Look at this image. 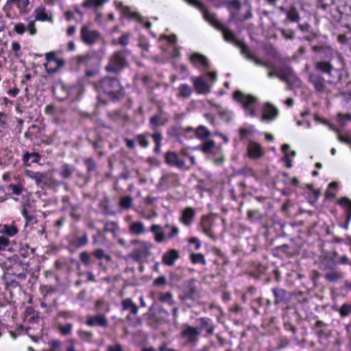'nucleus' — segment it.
I'll return each instance as SVG.
<instances>
[{
    "label": "nucleus",
    "mask_w": 351,
    "mask_h": 351,
    "mask_svg": "<svg viewBox=\"0 0 351 351\" xmlns=\"http://www.w3.org/2000/svg\"><path fill=\"white\" fill-rule=\"evenodd\" d=\"M312 50L322 60L313 62L314 70L309 72L308 82L316 94H324L327 90V84L332 85L341 80L345 68L344 59L329 45H315Z\"/></svg>",
    "instance_id": "f257e3e1"
},
{
    "label": "nucleus",
    "mask_w": 351,
    "mask_h": 351,
    "mask_svg": "<svg viewBox=\"0 0 351 351\" xmlns=\"http://www.w3.org/2000/svg\"><path fill=\"white\" fill-rule=\"evenodd\" d=\"M95 90L99 93V101L96 104L98 108L99 105H104L105 100L102 99L101 94L108 96L112 99H119L123 96V88L119 80L116 77H106L97 82H91Z\"/></svg>",
    "instance_id": "f03ea898"
},
{
    "label": "nucleus",
    "mask_w": 351,
    "mask_h": 351,
    "mask_svg": "<svg viewBox=\"0 0 351 351\" xmlns=\"http://www.w3.org/2000/svg\"><path fill=\"white\" fill-rule=\"evenodd\" d=\"M184 1L187 2L189 5L199 10L203 14L204 19L206 21H208L210 25L214 26L216 29L220 30L222 32L223 38L226 41L232 43L235 46L237 45V43L240 42V40L236 38L232 31L226 27L223 24L219 23L217 21L215 14L210 12L208 10H207L206 7L205 6L203 2H202L199 0Z\"/></svg>",
    "instance_id": "7ed1b4c3"
},
{
    "label": "nucleus",
    "mask_w": 351,
    "mask_h": 351,
    "mask_svg": "<svg viewBox=\"0 0 351 351\" xmlns=\"http://www.w3.org/2000/svg\"><path fill=\"white\" fill-rule=\"evenodd\" d=\"M130 51L128 49L115 51L110 56L108 62L105 66V70L109 73L118 74L124 69L129 66V62L127 59Z\"/></svg>",
    "instance_id": "20e7f679"
},
{
    "label": "nucleus",
    "mask_w": 351,
    "mask_h": 351,
    "mask_svg": "<svg viewBox=\"0 0 351 351\" xmlns=\"http://www.w3.org/2000/svg\"><path fill=\"white\" fill-rule=\"evenodd\" d=\"M226 3L234 20L243 22L252 18V8L247 2L241 5L238 0H228Z\"/></svg>",
    "instance_id": "39448f33"
},
{
    "label": "nucleus",
    "mask_w": 351,
    "mask_h": 351,
    "mask_svg": "<svg viewBox=\"0 0 351 351\" xmlns=\"http://www.w3.org/2000/svg\"><path fill=\"white\" fill-rule=\"evenodd\" d=\"M234 99L240 103L247 114L255 116L254 106L257 101V98L252 95L244 94L241 90H237L234 94Z\"/></svg>",
    "instance_id": "423d86ee"
},
{
    "label": "nucleus",
    "mask_w": 351,
    "mask_h": 351,
    "mask_svg": "<svg viewBox=\"0 0 351 351\" xmlns=\"http://www.w3.org/2000/svg\"><path fill=\"white\" fill-rule=\"evenodd\" d=\"M182 293L179 295L182 301L186 300H194L198 294V283L195 279H191L184 282L182 286Z\"/></svg>",
    "instance_id": "0eeeda50"
},
{
    "label": "nucleus",
    "mask_w": 351,
    "mask_h": 351,
    "mask_svg": "<svg viewBox=\"0 0 351 351\" xmlns=\"http://www.w3.org/2000/svg\"><path fill=\"white\" fill-rule=\"evenodd\" d=\"M29 0H8L3 8V10L5 12L7 17L10 18V11L13 5H16L19 9L20 14H25L29 12Z\"/></svg>",
    "instance_id": "6e6552de"
},
{
    "label": "nucleus",
    "mask_w": 351,
    "mask_h": 351,
    "mask_svg": "<svg viewBox=\"0 0 351 351\" xmlns=\"http://www.w3.org/2000/svg\"><path fill=\"white\" fill-rule=\"evenodd\" d=\"M199 336V330L189 325L181 332V337L189 343H195Z\"/></svg>",
    "instance_id": "1a4fd4ad"
},
{
    "label": "nucleus",
    "mask_w": 351,
    "mask_h": 351,
    "mask_svg": "<svg viewBox=\"0 0 351 351\" xmlns=\"http://www.w3.org/2000/svg\"><path fill=\"white\" fill-rule=\"evenodd\" d=\"M197 329L199 330V335L203 330H206L207 335H210L214 332V326L212 320L207 317H201L196 320Z\"/></svg>",
    "instance_id": "9d476101"
},
{
    "label": "nucleus",
    "mask_w": 351,
    "mask_h": 351,
    "mask_svg": "<svg viewBox=\"0 0 351 351\" xmlns=\"http://www.w3.org/2000/svg\"><path fill=\"white\" fill-rule=\"evenodd\" d=\"M165 162L170 166H176L179 169H183L185 166L184 160H180L178 155L174 152L169 151L165 154Z\"/></svg>",
    "instance_id": "9b49d317"
},
{
    "label": "nucleus",
    "mask_w": 351,
    "mask_h": 351,
    "mask_svg": "<svg viewBox=\"0 0 351 351\" xmlns=\"http://www.w3.org/2000/svg\"><path fill=\"white\" fill-rule=\"evenodd\" d=\"M194 88L198 94H207L210 90V87L202 77H193Z\"/></svg>",
    "instance_id": "f8f14e48"
},
{
    "label": "nucleus",
    "mask_w": 351,
    "mask_h": 351,
    "mask_svg": "<svg viewBox=\"0 0 351 351\" xmlns=\"http://www.w3.org/2000/svg\"><path fill=\"white\" fill-rule=\"evenodd\" d=\"M180 258V254L176 249H171L165 252L162 256V262L167 266H173L175 261Z\"/></svg>",
    "instance_id": "ddd939ff"
},
{
    "label": "nucleus",
    "mask_w": 351,
    "mask_h": 351,
    "mask_svg": "<svg viewBox=\"0 0 351 351\" xmlns=\"http://www.w3.org/2000/svg\"><path fill=\"white\" fill-rule=\"evenodd\" d=\"M89 326L106 328L108 326V321L103 313L89 316Z\"/></svg>",
    "instance_id": "4468645a"
},
{
    "label": "nucleus",
    "mask_w": 351,
    "mask_h": 351,
    "mask_svg": "<svg viewBox=\"0 0 351 351\" xmlns=\"http://www.w3.org/2000/svg\"><path fill=\"white\" fill-rule=\"evenodd\" d=\"M278 114V110L271 104L267 103L263 109V113L261 117V121H269L274 119Z\"/></svg>",
    "instance_id": "2eb2a0df"
},
{
    "label": "nucleus",
    "mask_w": 351,
    "mask_h": 351,
    "mask_svg": "<svg viewBox=\"0 0 351 351\" xmlns=\"http://www.w3.org/2000/svg\"><path fill=\"white\" fill-rule=\"evenodd\" d=\"M195 217V210L191 207L186 208L182 213L180 221L185 226H189Z\"/></svg>",
    "instance_id": "dca6fc26"
},
{
    "label": "nucleus",
    "mask_w": 351,
    "mask_h": 351,
    "mask_svg": "<svg viewBox=\"0 0 351 351\" xmlns=\"http://www.w3.org/2000/svg\"><path fill=\"white\" fill-rule=\"evenodd\" d=\"M191 62L195 66H197L199 64L204 69H208L209 63L207 58L199 53H193L190 58Z\"/></svg>",
    "instance_id": "f3484780"
},
{
    "label": "nucleus",
    "mask_w": 351,
    "mask_h": 351,
    "mask_svg": "<svg viewBox=\"0 0 351 351\" xmlns=\"http://www.w3.org/2000/svg\"><path fill=\"white\" fill-rule=\"evenodd\" d=\"M40 160V155L36 152H25L23 156V162L27 167H29L32 163H38Z\"/></svg>",
    "instance_id": "a211bd4d"
},
{
    "label": "nucleus",
    "mask_w": 351,
    "mask_h": 351,
    "mask_svg": "<svg viewBox=\"0 0 351 351\" xmlns=\"http://www.w3.org/2000/svg\"><path fill=\"white\" fill-rule=\"evenodd\" d=\"M236 46L240 49L241 53L243 56H244L247 60L255 62V60L258 58L254 54L251 53L250 48L245 43L240 40L239 43H237Z\"/></svg>",
    "instance_id": "6ab92c4d"
},
{
    "label": "nucleus",
    "mask_w": 351,
    "mask_h": 351,
    "mask_svg": "<svg viewBox=\"0 0 351 351\" xmlns=\"http://www.w3.org/2000/svg\"><path fill=\"white\" fill-rule=\"evenodd\" d=\"M121 306L123 311H128L134 315L138 313V307L130 298L123 300L121 302Z\"/></svg>",
    "instance_id": "aec40b11"
},
{
    "label": "nucleus",
    "mask_w": 351,
    "mask_h": 351,
    "mask_svg": "<svg viewBox=\"0 0 351 351\" xmlns=\"http://www.w3.org/2000/svg\"><path fill=\"white\" fill-rule=\"evenodd\" d=\"M108 1V0H89V8H93L94 9L95 14L97 16L95 20L99 23H101V14L98 12L97 9L102 7Z\"/></svg>",
    "instance_id": "412c9836"
},
{
    "label": "nucleus",
    "mask_w": 351,
    "mask_h": 351,
    "mask_svg": "<svg viewBox=\"0 0 351 351\" xmlns=\"http://www.w3.org/2000/svg\"><path fill=\"white\" fill-rule=\"evenodd\" d=\"M337 204L346 210L347 223H349L351 220V199L347 197H343L337 201Z\"/></svg>",
    "instance_id": "4be33fe9"
},
{
    "label": "nucleus",
    "mask_w": 351,
    "mask_h": 351,
    "mask_svg": "<svg viewBox=\"0 0 351 351\" xmlns=\"http://www.w3.org/2000/svg\"><path fill=\"white\" fill-rule=\"evenodd\" d=\"M150 231L154 235V239L157 243H162L165 239V235L162 228L160 225L154 224L150 227Z\"/></svg>",
    "instance_id": "5701e85b"
},
{
    "label": "nucleus",
    "mask_w": 351,
    "mask_h": 351,
    "mask_svg": "<svg viewBox=\"0 0 351 351\" xmlns=\"http://www.w3.org/2000/svg\"><path fill=\"white\" fill-rule=\"evenodd\" d=\"M272 292L275 296V304H278L287 300V293L285 289L276 287L272 289Z\"/></svg>",
    "instance_id": "b1692460"
},
{
    "label": "nucleus",
    "mask_w": 351,
    "mask_h": 351,
    "mask_svg": "<svg viewBox=\"0 0 351 351\" xmlns=\"http://www.w3.org/2000/svg\"><path fill=\"white\" fill-rule=\"evenodd\" d=\"M130 232L136 235H139L145 232V226L141 221H134L130 224Z\"/></svg>",
    "instance_id": "393cba45"
},
{
    "label": "nucleus",
    "mask_w": 351,
    "mask_h": 351,
    "mask_svg": "<svg viewBox=\"0 0 351 351\" xmlns=\"http://www.w3.org/2000/svg\"><path fill=\"white\" fill-rule=\"evenodd\" d=\"M248 155L252 158H258L263 154L260 145L257 143H250L248 146Z\"/></svg>",
    "instance_id": "a878e982"
},
{
    "label": "nucleus",
    "mask_w": 351,
    "mask_h": 351,
    "mask_svg": "<svg viewBox=\"0 0 351 351\" xmlns=\"http://www.w3.org/2000/svg\"><path fill=\"white\" fill-rule=\"evenodd\" d=\"M34 181L38 186L47 185L49 183L48 173L47 172H36Z\"/></svg>",
    "instance_id": "bb28decb"
},
{
    "label": "nucleus",
    "mask_w": 351,
    "mask_h": 351,
    "mask_svg": "<svg viewBox=\"0 0 351 351\" xmlns=\"http://www.w3.org/2000/svg\"><path fill=\"white\" fill-rule=\"evenodd\" d=\"M119 226L114 221H107L105 223L104 230L105 232L112 233L114 238L117 237L119 232Z\"/></svg>",
    "instance_id": "cd10ccee"
},
{
    "label": "nucleus",
    "mask_w": 351,
    "mask_h": 351,
    "mask_svg": "<svg viewBox=\"0 0 351 351\" xmlns=\"http://www.w3.org/2000/svg\"><path fill=\"white\" fill-rule=\"evenodd\" d=\"M53 64H55V66L51 65V66H49L48 63H45L44 64L45 70L48 73H54L57 72L60 67L64 65V61L62 59L56 58Z\"/></svg>",
    "instance_id": "c85d7f7f"
},
{
    "label": "nucleus",
    "mask_w": 351,
    "mask_h": 351,
    "mask_svg": "<svg viewBox=\"0 0 351 351\" xmlns=\"http://www.w3.org/2000/svg\"><path fill=\"white\" fill-rule=\"evenodd\" d=\"M104 57V47L101 46L97 51L89 55V60L92 61L93 64L99 65Z\"/></svg>",
    "instance_id": "c756f323"
},
{
    "label": "nucleus",
    "mask_w": 351,
    "mask_h": 351,
    "mask_svg": "<svg viewBox=\"0 0 351 351\" xmlns=\"http://www.w3.org/2000/svg\"><path fill=\"white\" fill-rule=\"evenodd\" d=\"M152 247V245L148 242H141L140 243V246L137 248L136 252L141 256H146L149 253V250Z\"/></svg>",
    "instance_id": "7c9ffc66"
},
{
    "label": "nucleus",
    "mask_w": 351,
    "mask_h": 351,
    "mask_svg": "<svg viewBox=\"0 0 351 351\" xmlns=\"http://www.w3.org/2000/svg\"><path fill=\"white\" fill-rule=\"evenodd\" d=\"M178 96L180 97L187 98L193 93V88L188 84H181L178 88Z\"/></svg>",
    "instance_id": "2f4dec72"
},
{
    "label": "nucleus",
    "mask_w": 351,
    "mask_h": 351,
    "mask_svg": "<svg viewBox=\"0 0 351 351\" xmlns=\"http://www.w3.org/2000/svg\"><path fill=\"white\" fill-rule=\"evenodd\" d=\"M195 135L197 138L205 140L210 136V132L206 127L199 125L195 130Z\"/></svg>",
    "instance_id": "473e14b6"
},
{
    "label": "nucleus",
    "mask_w": 351,
    "mask_h": 351,
    "mask_svg": "<svg viewBox=\"0 0 351 351\" xmlns=\"http://www.w3.org/2000/svg\"><path fill=\"white\" fill-rule=\"evenodd\" d=\"M117 7H123V13L124 15L130 16L131 18L136 19L139 23H142L143 20V18L138 15V13H131L129 7L123 6L121 3L117 4Z\"/></svg>",
    "instance_id": "72a5a7b5"
},
{
    "label": "nucleus",
    "mask_w": 351,
    "mask_h": 351,
    "mask_svg": "<svg viewBox=\"0 0 351 351\" xmlns=\"http://www.w3.org/2000/svg\"><path fill=\"white\" fill-rule=\"evenodd\" d=\"M149 124L152 129L156 131L159 125H163L165 123L162 121L160 114H155L149 119Z\"/></svg>",
    "instance_id": "f704fd0d"
},
{
    "label": "nucleus",
    "mask_w": 351,
    "mask_h": 351,
    "mask_svg": "<svg viewBox=\"0 0 351 351\" xmlns=\"http://www.w3.org/2000/svg\"><path fill=\"white\" fill-rule=\"evenodd\" d=\"M293 75V71L291 69H289L287 72H278V78L281 81L290 84L291 79Z\"/></svg>",
    "instance_id": "c9c22d12"
},
{
    "label": "nucleus",
    "mask_w": 351,
    "mask_h": 351,
    "mask_svg": "<svg viewBox=\"0 0 351 351\" xmlns=\"http://www.w3.org/2000/svg\"><path fill=\"white\" fill-rule=\"evenodd\" d=\"M35 19L37 21H47L48 20V15L45 12L44 7H38L35 10Z\"/></svg>",
    "instance_id": "e433bc0d"
},
{
    "label": "nucleus",
    "mask_w": 351,
    "mask_h": 351,
    "mask_svg": "<svg viewBox=\"0 0 351 351\" xmlns=\"http://www.w3.org/2000/svg\"><path fill=\"white\" fill-rule=\"evenodd\" d=\"M73 173V169L68 164H64L61 167L60 175L64 179L69 178Z\"/></svg>",
    "instance_id": "4c0bfd02"
},
{
    "label": "nucleus",
    "mask_w": 351,
    "mask_h": 351,
    "mask_svg": "<svg viewBox=\"0 0 351 351\" xmlns=\"http://www.w3.org/2000/svg\"><path fill=\"white\" fill-rule=\"evenodd\" d=\"M287 19L291 22H299L300 19V16L299 15L298 12L295 9V8L292 7L287 12Z\"/></svg>",
    "instance_id": "58836bf2"
},
{
    "label": "nucleus",
    "mask_w": 351,
    "mask_h": 351,
    "mask_svg": "<svg viewBox=\"0 0 351 351\" xmlns=\"http://www.w3.org/2000/svg\"><path fill=\"white\" fill-rule=\"evenodd\" d=\"M73 325L70 323L66 324H58V329L61 335L67 336L71 333Z\"/></svg>",
    "instance_id": "ea45409f"
},
{
    "label": "nucleus",
    "mask_w": 351,
    "mask_h": 351,
    "mask_svg": "<svg viewBox=\"0 0 351 351\" xmlns=\"http://www.w3.org/2000/svg\"><path fill=\"white\" fill-rule=\"evenodd\" d=\"M191 261L193 264H197L200 263L203 265L206 264V259L204 258V256L201 253H192L190 256Z\"/></svg>",
    "instance_id": "a19ab883"
},
{
    "label": "nucleus",
    "mask_w": 351,
    "mask_h": 351,
    "mask_svg": "<svg viewBox=\"0 0 351 351\" xmlns=\"http://www.w3.org/2000/svg\"><path fill=\"white\" fill-rule=\"evenodd\" d=\"M95 310L97 311H105L106 312H109L110 305L107 304L103 299H99L95 302Z\"/></svg>",
    "instance_id": "79ce46f5"
},
{
    "label": "nucleus",
    "mask_w": 351,
    "mask_h": 351,
    "mask_svg": "<svg viewBox=\"0 0 351 351\" xmlns=\"http://www.w3.org/2000/svg\"><path fill=\"white\" fill-rule=\"evenodd\" d=\"M159 300L162 302H167L170 306H173L176 303L172 298V294L171 292L161 293L159 296Z\"/></svg>",
    "instance_id": "37998d69"
},
{
    "label": "nucleus",
    "mask_w": 351,
    "mask_h": 351,
    "mask_svg": "<svg viewBox=\"0 0 351 351\" xmlns=\"http://www.w3.org/2000/svg\"><path fill=\"white\" fill-rule=\"evenodd\" d=\"M60 90H54L53 93L56 95L59 100H64L67 97V90L64 85H61L60 87Z\"/></svg>",
    "instance_id": "c03bdc74"
},
{
    "label": "nucleus",
    "mask_w": 351,
    "mask_h": 351,
    "mask_svg": "<svg viewBox=\"0 0 351 351\" xmlns=\"http://www.w3.org/2000/svg\"><path fill=\"white\" fill-rule=\"evenodd\" d=\"M350 14H342L341 12V19L344 22L343 27L351 31V7L350 8Z\"/></svg>",
    "instance_id": "a18cd8bd"
},
{
    "label": "nucleus",
    "mask_w": 351,
    "mask_h": 351,
    "mask_svg": "<svg viewBox=\"0 0 351 351\" xmlns=\"http://www.w3.org/2000/svg\"><path fill=\"white\" fill-rule=\"evenodd\" d=\"M132 199L130 196H124L121 198L120 206L125 209H128L132 207Z\"/></svg>",
    "instance_id": "49530a36"
},
{
    "label": "nucleus",
    "mask_w": 351,
    "mask_h": 351,
    "mask_svg": "<svg viewBox=\"0 0 351 351\" xmlns=\"http://www.w3.org/2000/svg\"><path fill=\"white\" fill-rule=\"evenodd\" d=\"M2 232L9 237H13L18 232V229L15 226L5 225Z\"/></svg>",
    "instance_id": "de8ad7c7"
},
{
    "label": "nucleus",
    "mask_w": 351,
    "mask_h": 351,
    "mask_svg": "<svg viewBox=\"0 0 351 351\" xmlns=\"http://www.w3.org/2000/svg\"><path fill=\"white\" fill-rule=\"evenodd\" d=\"M247 219L251 221L262 219V215L258 210H250L247 211Z\"/></svg>",
    "instance_id": "09e8293b"
},
{
    "label": "nucleus",
    "mask_w": 351,
    "mask_h": 351,
    "mask_svg": "<svg viewBox=\"0 0 351 351\" xmlns=\"http://www.w3.org/2000/svg\"><path fill=\"white\" fill-rule=\"evenodd\" d=\"M341 278V274L335 272V271H330V272L326 273L325 275V278L329 282L337 281Z\"/></svg>",
    "instance_id": "8fccbe9b"
},
{
    "label": "nucleus",
    "mask_w": 351,
    "mask_h": 351,
    "mask_svg": "<svg viewBox=\"0 0 351 351\" xmlns=\"http://www.w3.org/2000/svg\"><path fill=\"white\" fill-rule=\"evenodd\" d=\"M95 42H99L101 44L103 43V41L98 32L95 31H89V45H91Z\"/></svg>",
    "instance_id": "3c124183"
},
{
    "label": "nucleus",
    "mask_w": 351,
    "mask_h": 351,
    "mask_svg": "<svg viewBox=\"0 0 351 351\" xmlns=\"http://www.w3.org/2000/svg\"><path fill=\"white\" fill-rule=\"evenodd\" d=\"M215 143L213 140H209L204 143L202 145V147L201 148V150L204 153H208L214 147H215Z\"/></svg>",
    "instance_id": "603ef678"
},
{
    "label": "nucleus",
    "mask_w": 351,
    "mask_h": 351,
    "mask_svg": "<svg viewBox=\"0 0 351 351\" xmlns=\"http://www.w3.org/2000/svg\"><path fill=\"white\" fill-rule=\"evenodd\" d=\"M254 64L258 66H262L265 67L267 69L272 70L274 69V65L269 61H263L259 58H257L255 60Z\"/></svg>",
    "instance_id": "864d4df0"
},
{
    "label": "nucleus",
    "mask_w": 351,
    "mask_h": 351,
    "mask_svg": "<svg viewBox=\"0 0 351 351\" xmlns=\"http://www.w3.org/2000/svg\"><path fill=\"white\" fill-rule=\"evenodd\" d=\"M87 242L86 236L84 234L81 237L76 238L73 241V245L76 247H81Z\"/></svg>",
    "instance_id": "5fc2aeb1"
},
{
    "label": "nucleus",
    "mask_w": 351,
    "mask_h": 351,
    "mask_svg": "<svg viewBox=\"0 0 351 351\" xmlns=\"http://www.w3.org/2000/svg\"><path fill=\"white\" fill-rule=\"evenodd\" d=\"M29 251L31 254H34L35 250L34 248H30L28 245H26L25 247H23L20 249L19 253L23 258H27L29 256Z\"/></svg>",
    "instance_id": "6e6d98bb"
},
{
    "label": "nucleus",
    "mask_w": 351,
    "mask_h": 351,
    "mask_svg": "<svg viewBox=\"0 0 351 351\" xmlns=\"http://www.w3.org/2000/svg\"><path fill=\"white\" fill-rule=\"evenodd\" d=\"M94 256L98 259L106 258L108 261H110V256L109 255H106L104 251L101 249H97L93 252Z\"/></svg>",
    "instance_id": "4d7b16f0"
},
{
    "label": "nucleus",
    "mask_w": 351,
    "mask_h": 351,
    "mask_svg": "<svg viewBox=\"0 0 351 351\" xmlns=\"http://www.w3.org/2000/svg\"><path fill=\"white\" fill-rule=\"evenodd\" d=\"M202 229H206L211 228L212 221L208 216H203L200 223Z\"/></svg>",
    "instance_id": "13d9d810"
},
{
    "label": "nucleus",
    "mask_w": 351,
    "mask_h": 351,
    "mask_svg": "<svg viewBox=\"0 0 351 351\" xmlns=\"http://www.w3.org/2000/svg\"><path fill=\"white\" fill-rule=\"evenodd\" d=\"M150 136L154 139L156 145H161L162 136L160 132L156 130L154 133L150 134Z\"/></svg>",
    "instance_id": "bf43d9fd"
},
{
    "label": "nucleus",
    "mask_w": 351,
    "mask_h": 351,
    "mask_svg": "<svg viewBox=\"0 0 351 351\" xmlns=\"http://www.w3.org/2000/svg\"><path fill=\"white\" fill-rule=\"evenodd\" d=\"M9 245L10 240L4 236H0V252L5 250Z\"/></svg>",
    "instance_id": "052dcab7"
},
{
    "label": "nucleus",
    "mask_w": 351,
    "mask_h": 351,
    "mask_svg": "<svg viewBox=\"0 0 351 351\" xmlns=\"http://www.w3.org/2000/svg\"><path fill=\"white\" fill-rule=\"evenodd\" d=\"M129 43V34H123L119 38L118 41V44L122 46H126ZM113 44H117V43L114 40Z\"/></svg>",
    "instance_id": "680f3d73"
},
{
    "label": "nucleus",
    "mask_w": 351,
    "mask_h": 351,
    "mask_svg": "<svg viewBox=\"0 0 351 351\" xmlns=\"http://www.w3.org/2000/svg\"><path fill=\"white\" fill-rule=\"evenodd\" d=\"M45 58L49 64V66H51L54 61L56 60V54L55 52H49L45 54Z\"/></svg>",
    "instance_id": "e2e57ef3"
},
{
    "label": "nucleus",
    "mask_w": 351,
    "mask_h": 351,
    "mask_svg": "<svg viewBox=\"0 0 351 351\" xmlns=\"http://www.w3.org/2000/svg\"><path fill=\"white\" fill-rule=\"evenodd\" d=\"M8 188L12 191V193L16 195H20L23 191V186L21 185L10 184Z\"/></svg>",
    "instance_id": "0e129e2a"
},
{
    "label": "nucleus",
    "mask_w": 351,
    "mask_h": 351,
    "mask_svg": "<svg viewBox=\"0 0 351 351\" xmlns=\"http://www.w3.org/2000/svg\"><path fill=\"white\" fill-rule=\"evenodd\" d=\"M136 140L138 141V143L142 146L143 147H147L149 145V141L147 140L145 136L143 134L137 135L136 137Z\"/></svg>",
    "instance_id": "69168bd1"
},
{
    "label": "nucleus",
    "mask_w": 351,
    "mask_h": 351,
    "mask_svg": "<svg viewBox=\"0 0 351 351\" xmlns=\"http://www.w3.org/2000/svg\"><path fill=\"white\" fill-rule=\"evenodd\" d=\"M81 38H82V40L86 44H88V27L86 25L83 26V27L82 28Z\"/></svg>",
    "instance_id": "338daca9"
},
{
    "label": "nucleus",
    "mask_w": 351,
    "mask_h": 351,
    "mask_svg": "<svg viewBox=\"0 0 351 351\" xmlns=\"http://www.w3.org/2000/svg\"><path fill=\"white\" fill-rule=\"evenodd\" d=\"M281 34L287 39L292 40L294 38V32L292 30L282 29Z\"/></svg>",
    "instance_id": "774afa93"
}]
</instances>
